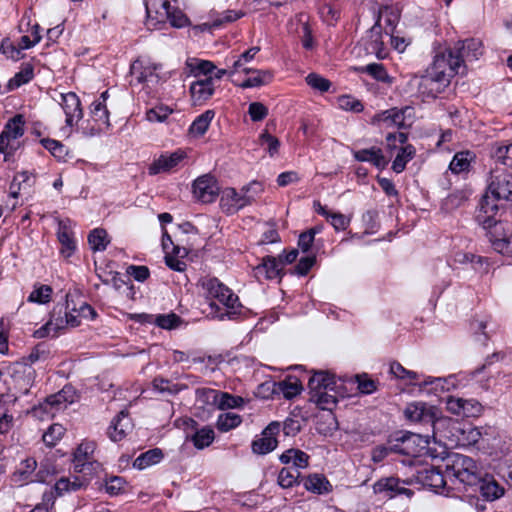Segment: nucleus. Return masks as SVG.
Segmentation results:
<instances>
[{"label":"nucleus","instance_id":"obj_1","mask_svg":"<svg viewBox=\"0 0 512 512\" xmlns=\"http://www.w3.org/2000/svg\"><path fill=\"white\" fill-rule=\"evenodd\" d=\"M442 459L445 462L446 477L450 481L452 490L471 492L474 486L480 483V476L483 473L471 457L459 453H447Z\"/></svg>","mask_w":512,"mask_h":512},{"label":"nucleus","instance_id":"obj_2","mask_svg":"<svg viewBox=\"0 0 512 512\" xmlns=\"http://www.w3.org/2000/svg\"><path fill=\"white\" fill-rule=\"evenodd\" d=\"M439 427V439L447 441L445 445L468 447L476 445L482 438L479 428L471 424L461 423L452 418L441 419Z\"/></svg>","mask_w":512,"mask_h":512},{"label":"nucleus","instance_id":"obj_3","mask_svg":"<svg viewBox=\"0 0 512 512\" xmlns=\"http://www.w3.org/2000/svg\"><path fill=\"white\" fill-rule=\"evenodd\" d=\"M262 190V184L257 181H252L244 186L241 189L242 194L238 193L235 188L228 187L222 192L220 205L224 212L233 214L254 201V195L250 194L251 191L258 194Z\"/></svg>","mask_w":512,"mask_h":512},{"label":"nucleus","instance_id":"obj_4","mask_svg":"<svg viewBox=\"0 0 512 512\" xmlns=\"http://www.w3.org/2000/svg\"><path fill=\"white\" fill-rule=\"evenodd\" d=\"M408 420L431 427L433 438L439 436L437 423L446 417L440 416V410L422 401L409 403L404 411Z\"/></svg>","mask_w":512,"mask_h":512},{"label":"nucleus","instance_id":"obj_5","mask_svg":"<svg viewBox=\"0 0 512 512\" xmlns=\"http://www.w3.org/2000/svg\"><path fill=\"white\" fill-rule=\"evenodd\" d=\"M488 190L496 200H512V173L505 167L495 165L490 172Z\"/></svg>","mask_w":512,"mask_h":512},{"label":"nucleus","instance_id":"obj_6","mask_svg":"<svg viewBox=\"0 0 512 512\" xmlns=\"http://www.w3.org/2000/svg\"><path fill=\"white\" fill-rule=\"evenodd\" d=\"M429 434H426L424 436L416 433H410L407 435H404L401 438L402 445H394L393 448L385 447V446H377L372 450V460L375 463H379L383 461L391 451L400 452L405 455H417L419 453V450L412 447L413 444H416L417 441H423L425 444L429 443Z\"/></svg>","mask_w":512,"mask_h":512},{"label":"nucleus","instance_id":"obj_7","mask_svg":"<svg viewBox=\"0 0 512 512\" xmlns=\"http://www.w3.org/2000/svg\"><path fill=\"white\" fill-rule=\"evenodd\" d=\"M415 481L423 486L430 487L436 492L450 494L451 484L446 477V470L442 472L438 467L426 466L416 470Z\"/></svg>","mask_w":512,"mask_h":512},{"label":"nucleus","instance_id":"obj_8","mask_svg":"<svg viewBox=\"0 0 512 512\" xmlns=\"http://www.w3.org/2000/svg\"><path fill=\"white\" fill-rule=\"evenodd\" d=\"M13 389L19 395H27L34 384L36 371L24 360L10 366Z\"/></svg>","mask_w":512,"mask_h":512},{"label":"nucleus","instance_id":"obj_9","mask_svg":"<svg viewBox=\"0 0 512 512\" xmlns=\"http://www.w3.org/2000/svg\"><path fill=\"white\" fill-rule=\"evenodd\" d=\"M447 80V75L443 72H430L425 70V73L420 76L418 83V91L421 95L427 98H436L439 94L450 85Z\"/></svg>","mask_w":512,"mask_h":512},{"label":"nucleus","instance_id":"obj_10","mask_svg":"<svg viewBox=\"0 0 512 512\" xmlns=\"http://www.w3.org/2000/svg\"><path fill=\"white\" fill-rule=\"evenodd\" d=\"M430 72H443L447 75V80L456 74H462L460 58H457L452 48L445 49L434 56L432 64L427 68Z\"/></svg>","mask_w":512,"mask_h":512},{"label":"nucleus","instance_id":"obj_11","mask_svg":"<svg viewBox=\"0 0 512 512\" xmlns=\"http://www.w3.org/2000/svg\"><path fill=\"white\" fill-rule=\"evenodd\" d=\"M486 231V236L491 243L493 250L502 255L501 244H511L512 242V227L507 221H502L500 218L493 220L489 223V227H482Z\"/></svg>","mask_w":512,"mask_h":512},{"label":"nucleus","instance_id":"obj_12","mask_svg":"<svg viewBox=\"0 0 512 512\" xmlns=\"http://www.w3.org/2000/svg\"><path fill=\"white\" fill-rule=\"evenodd\" d=\"M457 58H460V65L462 74H464L466 61H476L484 53V46L480 39L469 38L463 41H458L452 48Z\"/></svg>","mask_w":512,"mask_h":512},{"label":"nucleus","instance_id":"obj_13","mask_svg":"<svg viewBox=\"0 0 512 512\" xmlns=\"http://www.w3.org/2000/svg\"><path fill=\"white\" fill-rule=\"evenodd\" d=\"M281 424L277 421L271 422L261 433V437L253 440L251 448L253 453L265 455L272 452L278 445L276 436L279 434Z\"/></svg>","mask_w":512,"mask_h":512},{"label":"nucleus","instance_id":"obj_14","mask_svg":"<svg viewBox=\"0 0 512 512\" xmlns=\"http://www.w3.org/2000/svg\"><path fill=\"white\" fill-rule=\"evenodd\" d=\"M412 108L409 106L403 108H391L377 113L372 118V124H385L386 127L405 128L410 124L406 123L407 116L410 117Z\"/></svg>","mask_w":512,"mask_h":512},{"label":"nucleus","instance_id":"obj_15","mask_svg":"<svg viewBox=\"0 0 512 512\" xmlns=\"http://www.w3.org/2000/svg\"><path fill=\"white\" fill-rule=\"evenodd\" d=\"M219 193L217 181L210 174L198 177L193 182L194 197L202 203L213 202Z\"/></svg>","mask_w":512,"mask_h":512},{"label":"nucleus","instance_id":"obj_16","mask_svg":"<svg viewBox=\"0 0 512 512\" xmlns=\"http://www.w3.org/2000/svg\"><path fill=\"white\" fill-rule=\"evenodd\" d=\"M25 119L22 114H16L8 120L0 134V153H6L11 140H16L24 134Z\"/></svg>","mask_w":512,"mask_h":512},{"label":"nucleus","instance_id":"obj_17","mask_svg":"<svg viewBox=\"0 0 512 512\" xmlns=\"http://www.w3.org/2000/svg\"><path fill=\"white\" fill-rule=\"evenodd\" d=\"M96 449V443L93 441H84L78 445L73 454V468L75 473H83L86 468H93L97 461L92 460V455Z\"/></svg>","mask_w":512,"mask_h":512},{"label":"nucleus","instance_id":"obj_18","mask_svg":"<svg viewBox=\"0 0 512 512\" xmlns=\"http://www.w3.org/2000/svg\"><path fill=\"white\" fill-rule=\"evenodd\" d=\"M60 97V104L66 116V125L72 127L83 117L80 99L74 92L61 94Z\"/></svg>","mask_w":512,"mask_h":512},{"label":"nucleus","instance_id":"obj_19","mask_svg":"<svg viewBox=\"0 0 512 512\" xmlns=\"http://www.w3.org/2000/svg\"><path fill=\"white\" fill-rule=\"evenodd\" d=\"M498 211L499 206L496 203V199L484 195L475 212V221L481 227H489V223L497 219Z\"/></svg>","mask_w":512,"mask_h":512},{"label":"nucleus","instance_id":"obj_20","mask_svg":"<svg viewBox=\"0 0 512 512\" xmlns=\"http://www.w3.org/2000/svg\"><path fill=\"white\" fill-rule=\"evenodd\" d=\"M283 268L282 256L279 259L273 256H265L262 262L254 268V276L258 279L272 280L280 276Z\"/></svg>","mask_w":512,"mask_h":512},{"label":"nucleus","instance_id":"obj_21","mask_svg":"<svg viewBox=\"0 0 512 512\" xmlns=\"http://www.w3.org/2000/svg\"><path fill=\"white\" fill-rule=\"evenodd\" d=\"M186 158V153L178 149L170 154H162L149 166V174L156 175L161 172H169L176 168Z\"/></svg>","mask_w":512,"mask_h":512},{"label":"nucleus","instance_id":"obj_22","mask_svg":"<svg viewBox=\"0 0 512 512\" xmlns=\"http://www.w3.org/2000/svg\"><path fill=\"white\" fill-rule=\"evenodd\" d=\"M401 483L402 484H410L411 482L410 481H401L399 478H395V477L382 478L374 484V491L376 493H386V496H388L390 498H392L396 495H402V494H405L408 497L412 496L413 495L412 490L401 486Z\"/></svg>","mask_w":512,"mask_h":512},{"label":"nucleus","instance_id":"obj_23","mask_svg":"<svg viewBox=\"0 0 512 512\" xmlns=\"http://www.w3.org/2000/svg\"><path fill=\"white\" fill-rule=\"evenodd\" d=\"M206 285L209 294L224 306L232 309L237 306V295H235L227 286L219 282L218 279H210Z\"/></svg>","mask_w":512,"mask_h":512},{"label":"nucleus","instance_id":"obj_24","mask_svg":"<svg viewBox=\"0 0 512 512\" xmlns=\"http://www.w3.org/2000/svg\"><path fill=\"white\" fill-rule=\"evenodd\" d=\"M479 482L471 490V493L479 491L482 497L488 501L496 500L504 494V488L491 475L483 473Z\"/></svg>","mask_w":512,"mask_h":512},{"label":"nucleus","instance_id":"obj_25","mask_svg":"<svg viewBox=\"0 0 512 512\" xmlns=\"http://www.w3.org/2000/svg\"><path fill=\"white\" fill-rule=\"evenodd\" d=\"M57 238H58L59 243L61 244L60 254L65 258L71 257L74 254V252L77 248V245H76V241L73 237V232L70 227L69 220L59 221L58 230H57Z\"/></svg>","mask_w":512,"mask_h":512},{"label":"nucleus","instance_id":"obj_26","mask_svg":"<svg viewBox=\"0 0 512 512\" xmlns=\"http://www.w3.org/2000/svg\"><path fill=\"white\" fill-rule=\"evenodd\" d=\"M382 12L377 16L375 24L367 32L366 50L375 54L378 58H383L384 42L382 40L381 26Z\"/></svg>","mask_w":512,"mask_h":512},{"label":"nucleus","instance_id":"obj_27","mask_svg":"<svg viewBox=\"0 0 512 512\" xmlns=\"http://www.w3.org/2000/svg\"><path fill=\"white\" fill-rule=\"evenodd\" d=\"M309 394L319 391H335L341 389L342 384H338L335 377L328 372L319 371L313 374L308 381Z\"/></svg>","mask_w":512,"mask_h":512},{"label":"nucleus","instance_id":"obj_28","mask_svg":"<svg viewBox=\"0 0 512 512\" xmlns=\"http://www.w3.org/2000/svg\"><path fill=\"white\" fill-rule=\"evenodd\" d=\"M213 79V77H206L191 84L190 93L194 104H203L211 98L215 90Z\"/></svg>","mask_w":512,"mask_h":512},{"label":"nucleus","instance_id":"obj_29","mask_svg":"<svg viewBox=\"0 0 512 512\" xmlns=\"http://www.w3.org/2000/svg\"><path fill=\"white\" fill-rule=\"evenodd\" d=\"M132 429V422L127 412L121 411L112 421L109 427V437L112 441L122 440Z\"/></svg>","mask_w":512,"mask_h":512},{"label":"nucleus","instance_id":"obj_30","mask_svg":"<svg viewBox=\"0 0 512 512\" xmlns=\"http://www.w3.org/2000/svg\"><path fill=\"white\" fill-rule=\"evenodd\" d=\"M90 483V477L74 476L72 479L62 477L54 486L57 496H62L67 492H75L86 488Z\"/></svg>","mask_w":512,"mask_h":512},{"label":"nucleus","instance_id":"obj_31","mask_svg":"<svg viewBox=\"0 0 512 512\" xmlns=\"http://www.w3.org/2000/svg\"><path fill=\"white\" fill-rule=\"evenodd\" d=\"M338 396L344 397L340 389H335V391H316L310 395V401L314 402L322 410L332 411L338 403Z\"/></svg>","mask_w":512,"mask_h":512},{"label":"nucleus","instance_id":"obj_32","mask_svg":"<svg viewBox=\"0 0 512 512\" xmlns=\"http://www.w3.org/2000/svg\"><path fill=\"white\" fill-rule=\"evenodd\" d=\"M354 158L360 162H369L375 167L383 169L388 164L384 157L382 150L378 147H371L368 149H361L353 153Z\"/></svg>","mask_w":512,"mask_h":512},{"label":"nucleus","instance_id":"obj_33","mask_svg":"<svg viewBox=\"0 0 512 512\" xmlns=\"http://www.w3.org/2000/svg\"><path fill=\"white\" fill-rule=\"evenodd\" d=\"M309 455L300 449L291 448L284 451L279 460L283 464L293 463V469H303L309 465Z\"/></svg>","mask_w":512,"mask_h":512},{"label":"nucleus","instance_id":"obj_34","mask_svg":"<svg viewBox=\"0 0 512 512\" xmlns=\"http://www.w3.org/2000/svg\"><path fill=\"white\" fill-rule=\"evenodd\" d=\"M475 159V153L469 150L457 152L450 162L449 169L452 173L459 174L468 171L471 162Z\"/></svg>","mask_w":512,"mask_h":512},{"label":"nucleus","instance_id":"obj_35","mask_svg":"<svg viewBox=\"0 0 512 512\" xmlns=\"http://www.w3.org/2000/svg\"><path fill=\"white\" fill-rule=\"evenodd\" d=\"M65 298V303H57L54 306L46 326H54L56 330L65 328L64 318H66L67 309H69V294H66Z\"/></svg>","mask_w":512,"mask_h":512},{"label":"nucleus","instance_id":"obj_36","mask_svg":"<svg viewBox=\"0 0 512 512\" xmlns=\"http://www.w3.org/2000/svg\"><path fill=\"white\" fill-rule=\"evenodd\" d=\"M415 154L416 149L411 144L400 147L392 163V170L396 173H401L404 171L406 164L414 158Z\"/></svg>","mask_w":512,"mask_h":512},{"label":"nucleus","instance_id":"obj_37","mask_svg":"<svg viewBox=\"0 0 512 512\" xmlns=\"http://www.w3.org/2000/svg\"><path fill=\"white\" fill-rule=\"evenodd\" d=\"M163 458V452L159 448L150 449L140 454L134 461L133 466L143 470L151 465L159 463Z\"/></svg>","mask_w":512,"mask_h":512},{"label":"nucleus","instance_id":"obj_38","mask_svg":"<svg viewBox=\"0 0 512 512\" xmlns=\"http://www.w3.org/2000/svg\"><path fill=\"white\" fill-rule=\"evenodd\" d=\"M214 116L215 112L213 110H206L192 122L189 128V132L195 136L204 135L208 130Z\"/></svg>","mask_w":512,"mask_h":512},{"label":"nucleus","instance_id":"obj_39","mask_svg":"<svg viewBox=\"0 0 512 512\" xmlns=\"http://www.w3.org/2000/svg\"><path fill=\"white\" fill-rule=\"evenodd\" d=\"M300 477L301 473L299 470L291 467H284L279 471L277 483L283 489L291 488L300 483Z\"/></svg>","mask_w":512,"mask_h":512},{"label":"nucleus","instance_id":"obj_40","mask_svg":"<svg viewBox=\"0 0 512 512\" xmlns=\"http://www.w3.org/2000/svg\"><path fill=\"white\" fill-rule=\"evenodd\" d=\"M304 487L310 492L323 494L329 491L330 483L323 475L313 474L304 479Z\"/></svg>","mask_w":512,"mask_h":512},{"label":"nucleus","instance_id":"obj_41","mask_svg":"<svg viewBox=\"0 0 512 512\" xmlns=\"http://www.w3.org/2000/svg\"><path fill=\"white\" fill-rule=\"evenodd\" d=\"M37 468V462L34 458H26L20 463L19 468L14 473L16 481L33 482L34 472Z\"/></svg>","mask_w":512,"mask_h":512},{"label":"nucleus","instance_id":"obj_42","mask_svg":"<svg viewBox=\"0 0 512 512\" xmlns=\"http://www.w3.org/2000/svg\"><path fill=\"white\" fill-rule=\"evenodd\" d=\"M250 73L253 75L240 85L242 88L259 87L268 84L273 78V74L269 70H251Z\"/></svg>","mask_w":512,"mask_h":512},{"label":"nucleus","instance_id":"obj_43","mask_svg":"<svg viewBox=\"0 0 512 512\" xmlns=\"http://www.w3.org/2000/svg\"><path fill=\"white\" fill-rule=\"evenodd\" d=\"M357 71L361 73H367L375 80L383 83H391L392 79L388 75L386 68L381 63H371L366 66L357 68Z\"/></svg>","mask_w":512,"mask_h":512},{"label":"nucleus","instance_id":"obj_44","mask_svg":"<svg viewBox=\"0 0 512 512\" xmlns=\"http://www.w3.org/2000/svg\"><path fill=\"white\" fill-rule=\"evenodd\" d=\"M278 390L286 399H292L302 391V385L296 377H288L278 383Z\"/></svg>","mask_w":512,"mask_h":512},{"label":"nucleus","instance_id":"obj_45","mask_svg":"<svg viewBox=\"0 0 512 512\" xmlns=\"http://www.w3.org/2000/svg\"><path fill=\"white\" fill-rule=\"evenodd\" d=\"M215 434L211 427H203L192 435L191 440L197 449H204L212 444Z\"/></svg>","mask_w":512,"mask_h":512},{"label":"nucleus","instance_id":"obj_46","mask_svg":"<svg viewBox=\"0 0 512 512\" xmlns=\"http://www.w3.org/2000/svg\"><path fill=\"white\" fill-rule=\"evenodd\" d=\"M88 243L93 251H104L109 244L107 232L96 228L88 235Z\"/></svg>","mask_w":512,"mask_h":512},{"label":"nucleus","instance_id":"obj_47","mask_svg":"<svg viewBox=\"0 0 512 512\" xmlns=\"http://www.w3.org/2000/svg\"><path fill=\"white\" fill-rule=\"evenodd\" d=\"M493 158L496 165L512 168V143L497 146L493 152Z\"/></svg>","mask_w":512,"mask_h":512},{"label":"nucleus","instance_id":"obj_48","mask_svg":"<svg viewBox=\"0 0 512 512\" xmlns=\"http://www.w3.org/2000/svg\"><path fill=\"white\" fill-rule=\"evenodd\" d=\"M240 415L232 412L220 414L217 419V429L221 432H227L236 428L241 423Z\"/></svg>","mask_w":512,"mask_h":512},{"label":"nucleus","instance_id":"obj_49","mask_svg":"<svg viewBox=\"0 0 512 512\" xmlns=\"http://www.w3.org/2000/svg\"><path fill=\"white\" fill-rule=\"evenodd\" d=\"M91 115L94 121L103 125L105 129L110 128L109 111L106 104L94 101L91 105Z\"/></svg>","mask_w":512,"mask_h":512},{"label":"nucleus","instance_id":"obj_50","mask_svg":"<svg viewBox=\"0 0 512 512\" xmlns=\"http://www.w3.org/2000/svg\"><path fill=\"white\" fill-rule=\"evenodd\" d=\"M53 290L51 286L41 284L39 286H35L34 290L30 293L28 297L29 302H35L38 304H46L51 300Z\"/></svg>","mask_w":512,"mask_h":512},{"label":"nucleus","instance_id":"obj_51","mask_svg":"<svg viewBox=\"0 0 512 512\" xmlns=\"http://www.w3.org/2000/svg\"><path fill=\"white\" fill-rule=\"evenodd\" d=\"M65 433V428L58 423L52 424L47 431L43 434V442L49 446L53 447L57 444V442L63 437Z\"/></svg>","mask_w":512,"mask_h":512},{"label":"nucleus","instance_id":"obj_52","mask_svg":"<svg viewBox=\"0 0 512 512\" xmlns=\"http://www.w3.org/2000/svg\"><path fill=\"white\" fill-rule=\"evenodd\" d=\"M181 318L175 313L159 314L155 316L154 323L166 330L177 328L181 324Z\"/></svg>","mask_w":512,"mask_h":512},{"label":"nucleus","instance_id":"obj_53","mask_svg":"<svg viewBox=\"0 0 512 512\" xmlns=\"http://www.w3.org/2000/svg\"><path fill=\"white\" fill-rule=\"evenodd\" d=\"M297 21L301 25L302 32V45L305 49L310 50L313 48V36L311 28L308 24V19L305 14H299L296 16Z\"/></svg>","mask_w":512,"mask_h":512},{"label":"nucleus","instance_id":"obj_54","mask_svg":"<svg viewBox=\"0 0 512 512\" xmlns=\"http://www.w3.org/2000/svg\"><path fill=\"white\" fill-rule=\"evenodd\" d=\"M305 80L312 89L321 93L329 91L331 87V82L317 73H309Z\"/></svg>","mask_w":512,"mask_h":512},{"label":"nucleus","instance_id":"obj_55","mask_svg":"<svg viewBox=\"0 0 512 512\" xmlns=\"http://www.w3.org/2000/svg\"><path fill=\"white\" fill-rule=\"evenodd\" d=\"M71 404V398H63L59 392L46 397L44 403L40 404V408H43L46 412L51 413L52 409H59L62 404Z\"/></svg>","mask_w":512,"mask_h":512},{"label":"nucleus","instance_id":"obj_56","mask_svg":"<svg viewBox=\"0 0 512 512\" xmlns=\"http://www.w3.org/2000/svg\"><path fill=\"white\" fill-rule=\"evenodd\" d=\"M173 112L168 106L160 105L147 111L146 117L150 122H163Z\"/></svg>","mask_w":512,"mask_h":512},{"label":"nucleus","instance_id":"obj_57","mask_svg":"<svg viewBox=\"0 0 512 512\" xmlns=\"http://www.w3.org/2000/svg\"><path fill=\"white\" fill-rule=\"evenodd\" d=\"M152 385L154 389L158 390L161 393H169L171 395H175L180 391L179 385L172 383L170 380L156 377L152 381Z\"/></svg>","mask_w":512,"mask_h":512},{"label":"nucleus","instance_id":"obj_58","mask_svg":"<svg viewBox=\"0 0 512 512\" xmlns=\"http://www.w3.org/2000/svg\"><path fill=\"white\" fill-rule=\"evenodd\" d=\"M31 35L33 39H31L29 35H23L20 37L18 42V47L20 51L33 47L41 40L40 26L38 24L33 25Z\"/></svg>","mask_w":512,"mask_h":512},{"label":"nucleus","instance_id":"obj_59","mask_svg":"<svg viewBox=\"0 0 512 512\" xmlns=\"http://www.w3.org/2000/svg\"><path fill=\"white\" fill-rule=\"evenodd\" d=\"M126 481L120 476H112L106 480L105 490L111 496L119 495L124 492Z\"/></svg>","mask_w":512,"mask_h":512},{"label":"nucleus","instance_id":"obj_60","mask_svg":"<svg viewBox=\"0 0 512 512\" xmlns=\"http://www.w3.org/2000/svg\"><path fill=\"white\" fill-rule=\"evenodd\" d=\"M259 141L261 145H267V151L271 157L278 153L280 147L279 139L269 134L266 130L260 134Z\"/></svg>","mask_w":512,"mask_h":512},{"label":"nucleus","instance_id":"obj_61","mask_svg":"<svg viewBox=\"0 0 512 512\" xmlns=\"http://www.w3.org/2000/svg\"><path fill=\"white\" fill-rule=\"evenodd\" d=\"M40 143L56 158H62L65 154L64 145L58 140L43 138L40 140Z\"/></svg>","mask_w":512,"mask_h":512},{"label":"nucleus","instance_id":"obj_62","mask_svg":"<svg viewBox=\"0 0 512 512\" xmlns=\"http://www.w3.org/2000/svg\"><path fill=\"white\" fill-rule=\"evenodd\" d=\"M248 114L253 122H260L268 115V108L261 102H252L248 107Z\"/></svg>","mask_w":512,"mask_h":512},{"label":"nucleus","instance_id":"obj_63","mask_svg":"<svg viewBox=\"0 0 512 512\" xmlns=\"http://www.w3.org/2000/svg\"><path fill=\"white\" fill-rule=\"evenodd\" d=\"M341 109L352 112H361L364 109L363 104L352 96L345 95L338 99Z\"/></svg>","mask_w":512,"mask_h":512},{"label":"nucleus","instance_id":"obj_64","mask_svg":"<svg viewBox=\"0 0 512 512\" xmlns=\"http://www.w3.org/2000/svg\"><path fill=\"white\" fill-rule=\"evenodd\" d=\"M244 400L240 396H233L228 393H221L218 406L220 409H231L241 406Z\"/></svg>","mask_w":512,"mask_h":512}]
</instances>
